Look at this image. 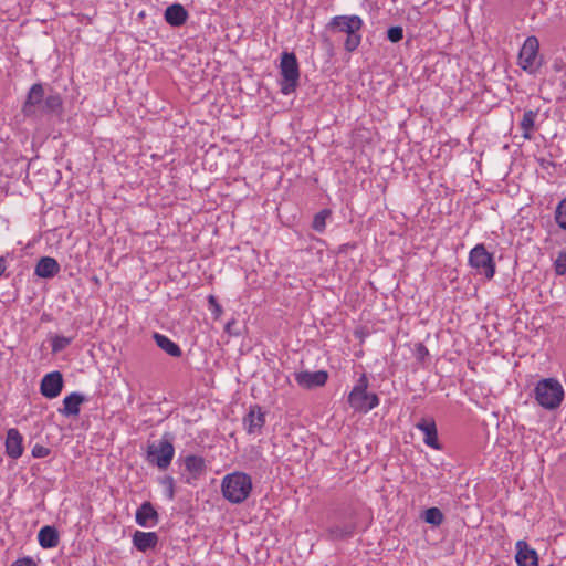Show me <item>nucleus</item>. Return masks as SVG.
<instances>
[{
  "label": "nucleus",
  "instance_id": "1",
  "mask_svg": "<svg viewBox=\"0 0 566 566\" xmlns=\"http://www.w3.org/2000/svg\"><path fill=\"white\" fill-rule=\"evenodd\" d=\"M252 491L251 476L244 472H233L223 476L221 492L223 497L232 504L244 502Z\"/></svg>",
  "mask_w": 566,
  "mask_h": 566
},
{
  "label": "nucleus",
  "instance_id": "2",
  "mask_svg": "<svg viewBox=\"0 0 566 566\" xmlns=\"http://www.w3.org/2000/svg\"><path fill=\"white\" fill-rule=\"evenodd\" d=\"M534 392L538 405L548 410L558 408L564 398V389L560 382L554 378L538 381Z\"/></svg>",
  "mask_w": 566,
  "mask_h": 566
},
{
  "label": "nucleus",
  "instance_id": "3",
  "mask_svg": "<svg viewBox=\"0 0 566 566\" xmlns=\"http://www.w3.org/2000/svg\"><path fill=\"white\" fill-rule=\"evenodd\" d=\"M368 380L363 375L357 385L353 388L348 396V403L350 407L359 412H368L379 403V399L376 394L367 392Z\"/></svg>",
  "mask_w": 566,
  "mask_h": 566
},
{
  "label": "nucleus",
  "instance_id": "4",
  "mask_svg": "<svg viewBox=\"0 0 566 566\" xmlns=\"http://www.w3.org/2000/svg\"><path fill=\"white\" fill-rule=\"evenodd\" d=\"M280 70L282 75L281 92L289 95L295 91L300 78L298 63L294 53L284 52L282 54Z\"/></svg>",
  "mask_w": 566,
  "mask_h": 566
},
{
  "label": "nucleus",
  "instance_id": "5",
  "mask_svg": "<svg viewBox=\"0 0 566 566\" xmlns=\"http://www.w3.org/2000/svg\"><path fill=\"white\" fill-rule=\"evenodd\" d=\"M538 51V39L534 35L526 38L518 53V65L522 70L530 74H534L539 69L542 60Z\"/></svg>",
  "mask_w": 566,
  "mask_h": 566
},
{
  "label": "nucleus",
  "instance_id": "6",
  "mask_svg": "<svg viewBox=\"0 0 566 566\" xmlns=\"http://www.w3.org/2000/svg\"><path fill=\"white\" fill-rule=\"evenodd\" d=\"M469 263L472 268L484 274L486 279H492L495 273V264L483 244L474 247L469 254Z\"/></svg>",
  "mask_w": 566,
  "mask_h": 566
},
{
  "label": "nucleus",
  "instance_id": "7",
  "mask_svg": "<svg viewBox=\"0 0 566 566\" xmlns=\"http://www.w3.org/2000/svg\"><path fill=\"white\" fill-rule=\"evenodd\" d=\"M174 454V446L167 440H161L158 444L153 443L148 447V459L159 469H166L170 464Z\"/></svg>",
  "mask_w": 566,
  "mask_h": 566
},
{
  "label": "nucleus",
  "instance_id": "8",
  "mask_svg": "<svg viewBox=\"0 0 566 566\" xmlns=\"http://www.w3.org/2000/svg\"><path fill=\"white\" fill-rule=\"evenodd\" d=\"M63 376L60 371L46 374L40 385L41 394L49 399L56 398L63 389Z\"/></svg>",
  "mask_w": 566,
  "mask_h": 566
},
{
  "label": "nucleus",
  "instance_id": "9",
  "mask_svg": "<svg viewBox=\"0 0 566 566\" xmlns=\"http://www.w3.org/2000/svg\"><path fill=\"white\" fill-rule=\"evenodd\" d=\"M363 21L358 15H337L328 23V28L334 32L349 33L358 32Z\"/></svg>",
  "mask_w": 566,
  "mask_h": 566
},
{
  "label": "nucleus",
  "instance_id": "10",
  "mask_svg": "<svg viewBox=\"0 0 566 566\" xmlns=\"http://www.w3.org/2000/svg\"><path fill=\"white\" fill-rule=\"evenodd\" d=\"M44 101V90L39 83L33 84L23 104L22 112L25 116H33L41 111Z\"/></svg>",
  "mask_w": 566,
  "mask_h": 566
},
{
  "label": "nucleus",
  "instance_id": "11",
  "mask_svg": "<svg viewBox=\"0 0 566 566\" xmlns=\"http://www.w3.org/2000/svg\"><path fill=\"white\" fill-rule=\"evenodd\" d=\"M327 379L328 374L324 370L300 371L295 374V381L305 389L324 386Z\"/></svg>",
  "mask_w": 566,
  "mask_h": 566
},
{
  "label": "nucleus",
  "instance_id": "12",
  "mask_svg": "<svg viewBox=\"0 0 566 566\" xmlns=\"http://www.w3.org/2000/svg\"><path fill=\"white\" fill-rule=\"evenodd\" d=\"M416 428L419 429L423 433V436H424L423 442L428 447H430L434 450L441 449V446L438 441V431H437V426H436L433 418H431V417L422 418L419 422L416 423Z\"/></svg>",
  "mask_w": 566,
  "mask_h": 566
},
{
  "label": "nucleus",
  "instance_id": "13",
  "mask_svg": "<svg viewBox=\"0 0 566 566\" xmlns=\"http://www.w3.org/2000/svg\"><path fill=\"white\" fill-rule=\"evenodd\" d=\"M515 560L518 566H538L536 551L531 548L525 541H518L516 543Z\"/></svg>",
  "mask_w": 566,
  "mask_h": 566
},
{
  "label": "nucleus",
  "instance_id": "14",
  "mask_svg": "<svg viewBox=\"0 0 566 566\" xmlns=\"http://www.w3.org/2000/svg\"><path fill=\"white\" fill-rule=\"evenodd\" d=\"M264 423L265 416L259 407L251 408L249 413L243 419V424L249 434L260 433Z\"/></svg>",
  "mask_w": 566,
  "mask_h": 566
},
{
  "label": "nucleus",
  "instance_id": "15",
  "mask_svg": "<svg viewBox=\"0 0 566 566\" xmlns=\"http://www.w3.org/2000/svg\"><path fill=\"white\" fill-rule=\"evenodd\" d=\"M23 438L18 429L11 428L7 432L6 452L12 459H18L23 453Z\"/></svg>",
  "mask_w": 566,
  "mask_h": 566
},
{
  "label": "nucleus",
  "instance_id": "16",
  "mask_svg": "<svg viewBox=\"0 0 566 566\" xmlns=\"http://www.w3.org/2000/svg\"><path fill=\"white\" fill-rule=\"evenodd\" d=\"M60 271V264L54 258L43 256L35 265V274L43 279H51L55 276Z\"/></svg>",
  "mask_w": 566,
  "mask_h": 566
},
{
  "label": "nucleus",
  "instance_id": "17",
  "mask_svg": "<svg viewBox=\"0 0 566 566\" xmlns=\"http://www.w3.org/2000/svg\"><path fill=\"white\" fill-rule=\"evenodd\" d=\"M136 522L143 527H148L157 524L158 514L150 502H144L137 510Z\"/></svg>",
  "mask_w": 566,
  "mask_h": 566
},
{
  "label": "nucleus",
  "instance_id": "18",
  "mask_svg": "<svg viewBox=\"0 0 566 566\" xmlns=\"http://www.w3.org/2000/svg\"><path fill=\"white\" fill-rule=\"evenodd\" d=\"M165 20L171 27H180L188 19L187 10L179 3H174L166 8Z\"/></svg>",
  "mask_w": 566,
  "mask_h": 566
},
{
  "label": "nucleus",
  "instance_id": "19",
  "mask_svg": "<svg viewBox=\"0 0 566 566\" xmlns=\"http://www.w3.org/2000/svg\"><path fill=\"white\" fill-rule=\"evenodd\" d=\"M133 543L138 551L146 552L156 547L158 535L155 532L136 531L133 535Z\"/></svg>",
  "mask_w": 566,
  "mask_h": 566
},
{
  "label": "nucleus",
  "instance_id": "20",
  "mask_svg": "<svg viewBox=\"0 0 566 566\" xmlns=\"http://www.w3.org/2000/svg\"><path fill=\"white\" fill-rule=\"evenodd\" d=\"M85 398L78 392H72L63 399V407L59 410L61 415L70 417L80 413V406Z\"/></svg>",
  "mask_w": 566,
  "mask_h": 566
},
{
  "label": "nucleus",
  "instance_id": "21",
  "mask_svg": "<svg viewBox=\"0 0 566 566\" xmlns=\"http://www.w3.org/2000/svg\"><path fill=\"white\" fill-rule=\"evenodd\" d=\"M184 464L190 474V478L187 479V482H190V479H198L206 472V463L201 457L193 454L187 455L184 459Z\"/></svg>",
  "mask_w": 566,
  "mask_h": 566
},
{
  "label": "nucleus",
  "instance_id": "22",
  "mask_svg": "<svg viewBox=\"0 0 566 566\" xmlns=\"http://www.w3.org/2000/svg\"><path fill=\"white\" fill-rule=\"evenodd\" d=\"M38 539L43 548H53L59 544V534L52 526H44L38 534Z\"/></svg>",
  "mask_w": 566,
  "mask_h": 566
},
{
  "label": "nucleus",
  "instance_id": "23",
  "mask_svg": "<svg viewBox=\"0 0 566 566\" xmlns=\"http://www.w3.org/2000/svg\"><path fill=\"white\" fill-rule=\"evenodd\" d=\"M154 339L156 342V345L166 352L168 355L172 357H179L181 356V349L180 347L174 343L170 338H168L165 335H161L159 333L154 334Z\"/></svg>",
  "mask_w": 566,
  "mask_h": 566
},
{
  "label": "nucleus",
  "instance_id": "24",
  "mask_svg": "<svg viewBox=\"0 0 566 566\" xmlns=\"http://www.w3.org/2000/svg\"><path fill=\"white\" fill-rule=\"evenodd\" d=\"M354 531L355 525L353 523L338 524L327 528L328 536L332 539H340L352 536Z\"/></svg>",
  "mask_w": 566,
  "mask_h": 566
},
{
  "label": "nucleus",
  "instance_id": "25",
  "mask_svg": "<svg viewBox=\"0 0 566 566\" xmlns=\"http://www.w3.org/2000/svg\"><path fill=\"white\" fill-rule=\"evenodd\" d=\"M537 117L536 111H526L521 120V128L523 129V137L525 139L532 138V132L534 129L535 119Z\"/></svg>",
  "mask_w": 566,
  "mask_h": 566
},
{
  "label": "nucleus",
  "instance_id": "26",
  "mask_svg": "<svg viewBox=\"0 0 566 566\" xmlns=\"http://www.w3.org/2000/svg\"><path fill=\"white\" fill-rule=\"evenodd\" d=\"M62 106V99L59 94H52L44 98L41 112H57Z\"/></svg>",
  "mask_w": 566,
  "mask_h": 566
},
{
  "label": "nucleus",
  "instance_id": "27",
  "mask_svg": "<svg viewBox=\"0 0 566 566\" xmlns=\"http://www.w3.org/2000/svg\"><path fill=\"white\" fill-rule=\"evenodd\" d=\"M423 518L428 524L439 526L443 522V514L438 507H430L424 511Z\"/></svg>",
  "mask_w": 566,
  "mask_h": 566
},
{
  "label": "nucleus",
  "instance_id": "28",
  "mask_svg": "<svg viewBox=\"0 0 566 566\" xmlns=\"http://www.w3.org/2000/svg\"><path fill=\"white\" fill-rule=\"evenodd\" d=\"M555 221L559 228L566 230V198L563 199L556 207Z\"/></svg>",
  "mask_w": 566,
  "mask_h": 566
},
{
  "label": "nucleus",
  "instance_id": "29",
  "mask_svg": "<svg viewBox=\"0 0 566 566\" xmlns=\"http://www.w3.org/2000/svg\"><path fill=\"white\" fill-rule=\"evenodd\" d=\"M329 216L328 210H322L318 212L313 220V229L317 232H323L326 226V218Z\"/></svg>",
  "mask_w": 566,
  "mask_h": 566
},
{
  "label": "nucleus",
  "instance_id": "30",
  "mask_svg": "<svg viewBox=\"0 0 566 566\" xmlns=\"http://www.w3.org/2000/svg\"><path fill=\"white\" fill-rule=\"evenodd\" d=\"M72 339L65 336H55L52 340V352L59 353L71 344Z\"/></svg>",
  "mask_w": 566,
  "mask_h": 566
},
{
  "label": "nucleus",
  "instance_id": "31",
  "mask_svg": "<svg viewBox=\"0 0 566 566\" xmlns=\"http://www.w3.org/2000/svg\"><path fill=\"white\" fill-rule=\"evenodd\" d=\"M359 43H360V35L358 34V32L349 33L345 41V49L348 52H353L354 50L357 49Z\"/></svg>",
  "mask_w": 566,
  "mask_h": 566
},
{
  "label": "nucleus",
  "instance_id": "32",
  "mask_svg": "<svg viewBox=\"0 0 566 566\" xmlns=\"http://www.w3.org/2000/svg\"><path fill=\"white\" fill-rule=\"evenodd\" d=\"M555 271L558 275L566 273V252H560L555 260Z\"/></svg>",
  "mask_w": 566,
  "mask_h": 566
},
{
  "label": "nucleus",
  "instance_id": "33",
  "mask_svg": "<svg viewBox=\"0 0 566 566\" xmlns=\"http://www.w3.org/2000/svg\"><path fill=\"white\" fill-rule=\"evenodd\" d=\"M387 36L394 43L399 42L403 38V30L401 27H391L388 29Z\"/></svg>",
  "mask_w": 566,
  "mask_h": 566
},
{
  "label": "nucleus",
  "instance_id": "34",
  "mask_svg": "<svg viewBox=\"0 0 566 566\" xmlns=\"http://www.w3.org/2000/svg\"><path fill=\"white\" fill-rule=\"evenodd\" d=\"M208 303L210 305V310L216 318H219L222 314V307L218 303L217 298L213 295H209Z\"/></svg>",
  "mask_w": 566,
  "mask_h": 566
},
{
  "label": "nucleus",
  "instance_id": "35",
  "mask_svg": "<svg viewBox=\"0 0 566 566\" xmlns=\"http://www.w3.org/2000/svg\"><path fill=\"white\" fill-rule=\"evenodd\" d=\"M49 454H50V449L44 446L35 444L32 449V455L34 458H45Z\"/></svg>",
  "mask_w": 566,
  "mask_h": 566
},
{
  "label": "nucleus",
  "instance_id": "36",
  "mask_svg": "<svg viewBox=\"0 0 566 566\" xmlns=\"http://www.w3.org/2000/svg\"><path fill=\"white\" fill-rule=\"evenodd\" d=\"M12 566H38L32 557H23L15 560Z\"/></svg>",
  "mask_w": 566,
  "mask_h": 566
},
{
  "label": "nucleus",
  "instance_id": "37",
  "mask_svg": "<svg viewBox=\"0 0 566 566\" xmlns=\"http://www.w3.org/2000/svg\"><path fill=\"white\" fill-rule=\"evenodd\" d=\"M169 482V497H174V490H172V479H168Z\"/></svg>",
  "mask_w": 566,
  "mask_h": 566
},
{
  "label": "nucleus",
  "instance_id": "38",
  "mask_svg": "<svg viewBox=\"0 0 566 566\" xmlns=\"http://www.w3.org/2000/svg\"><path fill=\"white\" fill-rule=\"evenodd\" d=\"M233 323H234V322H229V323L226 325V331H227V332H230V328L232 327V324H233Z\"/></svg>",
  "mask_w": 566,
  "mask_h": 566
},
{
  "label": "nucleus",
  "instance_id": "39",
  "mask_svg": "<svg viewBox=\"0 0 566 566\" xmlns=\"http://www.w3.org/2000/svg\"><path fill=\"white\" fill-rule=\"evenodd\" d=\"M423 352H424L426 354L428 353V352H427V349H426V347H423V346L421 345V346H420V354H423Z\"/></svg>",
  "mask_w": 566,
  "mask_h": 566
},
{
  "label": "nucleus",
  "instance_id": "40",
  "mask_svg": "<svg viewBox=\"0 0 566 566\" xmlns=\"http://www.w3.org/2000/svg\"><path fill=\"white\" fill-rule=\"evenodd\" d=\"M423 352H424L426 354L428 353V352H427V349H426V347H423V346L421 345V346H420V354H423Z\"/></svg>",
  "mask_w": 566,
  "mask_h": 566
}]
</instances>
